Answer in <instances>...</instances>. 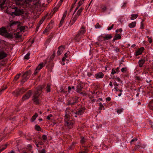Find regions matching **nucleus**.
<instances>
[{"instance_id": "f257e3e1", "label": "nucleus", "mask_w": 153, "mask_h": 153, "mask_svg": "<svg viewBox=\"0 0 153 153\" xmlns=\"http://www.w3.org/2000/svg\"><path fill=\"white\" fill-rule=\"evenodd\" d=\"M84 8L82 7L80 8L77 11L76 13L74 15H73L70 20L69 25L71 26L75 23L79 16L80 15Z\"/></svg>"}, {"instance_id": "f03ea898", "label": "nucleus", "mask_w": 153, "mask_h": 153, "mask_svg": "<svg viewBox=\"0 0 153 153\" xmlns=\"http://www.w3.org/2000/svg\"><path fill=\"white\" fill-rule=\"evenodd\" d=\"M0 35L8 38H10L12 37L11 34L7 33L5 28L4 27H2L0 28Z\"/></svg>"}, {"instance_id": "7ed1b4c3", "label": "nucleus", "mask_w": 153, "mask_h": 153, "mask_svg": "<svg viewBox=\"0 0 153 153\" xmlns=\"http://www.w3.org/2000/svg\"><path fill=\"white\" fill-rule=\"evenodd\" d=\"M24 11L23 9L15 7V11L14 13V15L16 16H20L24 14Z\"/></svg>"}, {"instance_id": "20e7f679", "label": "nucleus", "mask_w": 153, "mask_h": 153, "mask_svg": "<svg viewBox=\"0 0 153 153\" xmlns=\"http://www.w3.org/2000/svg\"><path fill=\"white\" fill-rule=\"evenodd\" d=\"M9 0H2L0 4L1 8L3 10L9 6Z\"/></svg>"}, {"instance_id": "39448f33", "label": "nucleus", "mask_w": 153, "mask_h": 153, "mask_svg": "<svg viewBox=\"0 0 153 153\" xmlns=\"http://www.w3.org/2000/svg\"><path fill=\"white\" fill-rule=\"evenodd\" d=\"M31 74V71H27L25 72L22 76V82H24L27 79L30 77Z\"/></svg>"}, {"instance_id": "423d86ee", "label": "nucleus", "mask_w": 153, "mask_h": 153, "mask_svg": "<svg viewBox=\"0 0 153 153\" xmlns=\"http://www.w3.org/2000/svg\"><path fill=\"white\" fill-rule=\"evenodd\" d=\"M37 93H35L33 96V100L34 102L36 104H38L40 103L39 98V94H37Z\"/></svg>"}, {"instance_id": "0eeeda50", "label": "nucleus", "mask_w": 153, "mask_h": 153, "mask_svg": "<svg viewBox=\"0 0 153 153\" xmlns=\"http://www.w3.org/2000/svg\"><path fill=\"white\" fill-rule=\"evenodd\" d=\"M25 91L26 90L23 88H22L21 89H18L13 92V94L14 95H15L16 96H17L20 94H23Z\"/></svg>"}, {"instance_id": "6e6552de", "label": "nucleus", "mask_w": 153, "mask_h": 153, "mask_svg": "<svg viewBox=\"0 0 153 153\" xmlns=\"http://www.w3.org/2000/svg\"><path fill=\"white\" fill-rule=\"evenodd\" d=\"M15 7H13L9 6L7 7L6 8V12L8 14H14V10H15Z\"/></svg>"}, {"instance_id": "1a4fd4ad", "label": "nucleus", "mask_w": 153, "mask_h": 153, "mask_svg": "<svg viewBox=\"0 0 153 153\" xmlns=\"http://www.w3.org/2000/svg\"><path fill=\"white\" fill-rule=\"evenodd\" d=\"M32 94V92L31 90H29L26 94L23 96L22 100L24 101L28 99L31 96Z\"/></svg>"}, {"instance_id": "9d476101", "label": "nucleus", "mask_w": 153, "mask_h": 153, "mask_svg": "<svg viewBox=\"0 0 153 153\" xmlns=\"http://www.w3.org/2000/svg\"><path fill=\"white\" fill-rule=\"evenodd\" d=\"M85 109V108H80L79 110L75 113V115L74 116V117H77V115L79 116L82 115L84 113Z\"/></svg>"}, {"instance_id": "9b49d317", "label": "nucleus", "mask_w": 153, "mask_h": 153, "mask_svg": "<svg viewBox=\"0 0 153 153\" xmlns=\"http://www.w3.org/2000/svg\"><path fill=\"white\" fill-rule=\"evenodd\" d=\"M44 66L43 65V63H40L37 66V67L36 68V69L35 70L34 74V75L38 73V72Z\"/></svg>"}, {"instance_id": "f8f14e48", "label": "nucleus", "mask_w": 153, "mask_h": 153, "mask_svg": "<svg viewBox=\"0 0 153 153\" xmlns=\"http://www.w3.org/2000/svg\"><path fill=\"white\" fill-rule=\"evenodd\" d=\"M78 32L84 35L86 32L85 27L84 25H82L80 28Z\"/></svg>"}, {"instance_id": "ddd939ff", "label": "nucleus", "mask_w": 153, "mask_h": 153, "mask_svg": "<svg viewBox=\"0 0 153 153\" xmlns=\"http://www.w3.org/2000/svg\"><path fill=\"white\" fill-rule=\"evenodd\" d=\"M20 24V22L17 21H11L8 24V26L9 27H13L16 25L19 26Z\"/></svg>"}, {"instance_id": "4468645a", "label": "nucleus", "mask_w": 153, "mask_h": 153, "mask_svg": "<svg viewBox=\"0 0 153 153\" xmlns=\"http://www.w3.org/2000/svg\"><path fill=\"white\" fill-rule=\"evenodd\" d=\"M16 4L22 5L26 3V0H15Z\"/></svg>"}, {"instance_id": "2eb2a0df", "label": "nucleus", "mask_w": 153, "mask_h": 153, "mask_svg": "<svg viewBox=\"0 0 153 153\" xmlns=\"http://www.w3.org/2000/svg\"><path fill=\"white\" fill-rule=\"evenodd\" d=\"M144 50V48L142 47L139 48L135 52L136 56H137L141 54Z\"/></svg>"}, {"instance_id": "dca6fc26", "label": "nucleus", "mask_w": 153, "mask_h": 153, "mask_svg": "<svg viewBox=\"0 0 153 153\" xmlns=\"http://www.w3.org/2000/svg\"><path fill=\"white\" fill-rule=\"evenodd\" d=\"M73 124V123L70 120L65 122V126L68 127V128L70 129L72 127V126Z\"/></svg>"}, {"instance_id": "f3484780", "label": "nucleus", "mask_w": 153, "mask_h": 153, "mask_svg": "<svg viewBox=\"0 0 153 153\" xmlns=\"http://www.w3.org/2000/svg\"><path fill=\"white\" fill-rule=\"evenodd\" d=\"M104 76V74L102 72H99L95 74V76L96 79L102 78Z\"/></svg>"}, {"instance_id": "a211bd4d", "label": "nucleus", "mask_w": 153, "mask_h": 153, "mask_svg": "<svg viewBox=\"0 0 153 153\" xmlns=\"http://www.w3.org/2000/svg\"><path fill=\"white\" fill-rule=\"evenodd\" d=\"M7 56V54L4 51H0V60L2 59Z\"/></svg>"}, {"instance_id": "6ab92c4d", "label": "nucleus", "mask_w": 153, "mask_h": 153, "mask_svg": "<svg viewBox=\"0 0 153 153\" xmlns=\"http://www.w3.org/2000/svg\"><path fill=\"white\" fill-rule=\"evenodd\" d=\"M64 49V47L61 46L58 48V50L57 52V54L59 56L61 54Z\"/></svg>"}, {"instance_id": "aec40b11", "label": "nucleus", "mask_w": 153, "mask_h": 153, "mask_svg": "<svg viewBox=\"0 0 153 153\" xmlns=\"http://www.w3.org/2000/svg\"><path fill=\"white\" fill-rule=\"evenodd\" d=\"M43 88V87H42L41 86H38L37 88V91L35 93H37V94H39L40 95L42 92V90Z\"/></svg>"}, {"instance_id": "412c9836", "label": "nucleus", "mask_w": 153, "mask_h": 153, "mask_svg": "<svg viewBox=\"0 0 153 153\" xmlns=\"http://www.w3.org/2000/svg\"><path fill=\"white\" fill-rule=\"evenodd\" d=\"M82 39V38L76 34L74 38V39L76 42H79Z\"/></svg>"}, {"instance_id": "4be33fe9", "label": "nucleus", "mask_w": 153, "mask_h": 153, "mask_svg": "<svg viewBox=\"0 0 153 153\" xmlns=\"http://www.w3.org/2000/svg\"><path fill=\"white\" fill-rule=\"evenodd\" d=\"M82 39V38L76 34L74 38V39L76 42H79Z\"/></svg>"}, {"instance_id": "5701e85b", "label": "nucleus", "mask_w": 153, "mask_h": 153, "mask_svg": "<svg viewBox=\"0 0 153 153\" xmlns=\"http://www.w3.org/2000/svg\"><path fill=\"white\" fill-rule=\"evenodd\" d=\"M102 37L104 39V40H108L112 38V36L111 34H107L105 36H102Z\"/></svg>"}, {"instance_id": "b1692460", "label": "nucleus", "mask_w": 153, "mask_h": 153, "mask_svg": "<svg viewBox=\"0 0 153 153\" xmlns=\"http://www.w3.org/2000/svg\"><path fill=\"white\" fill-rule=\"evenodd\" d=\"M143 145L141 143H139L138 144L136 145L135 146V150H138L140 148H143Z\"/></svg>"}, {"instance_id": "393cba45", "label": "nucleus", "mask_w": 153, "mask_h": 153, "mask_svg": "<svg viewBox=\"0 0 153 153\" xmlns=\"http://www.w3.org/2000/svg\"><path fill=\"white\" fill-rule=\"evenodd\" d=\"M7 144H5L0 146V153L4 150L7 147Z\"/></svg>"}, {"instance_id": "a878e982", "label": "nucleus", "mask_w": 153, "mask_h": 153, "mask_svg": "<svg viewBox=\"0 0 153 153\" xmlns=\"http://www.w3.org/2000/svg\"><path fill=\"white\" fill-rule=\"evenodd\" d=\"M53 22H52L51 21L48 25L46 28L50 30L53 27Z\"/></svg>"}, {"instance_id": "bb28decb", "label": "nucleus", "mask_w": 153, "mask_h": 153, "mask_svg": "<svg viewBox=\"0 0 153 153\" xmlns=\"http://www.w3.org/2000/svg\"><path fill=\"white\" fill-rule=\"evenodd\" d=\"M136 22H133L128 25L129 27L130 28H134L136 25Z\"/></svg>"}, {"instance_id": "cd10ccee", "label": "nucleus", "mask_w": 153, "mask_h": 153, "mask_svg": "<svg viewBox=\"0 0 153 153\" xmlns=\"http://www.w3.org/2000/svg\"><path fill=\"white\" fill-rule=\"evenodd\" d=\"M144 62L145 60L144 59H141L140 60H139L138 62L139 67H142Z\"/></svg>"}, {"instance_id": "c85d7f7f", "label": "nucleus", "mask_w": 153, "mask_h": 153, "mask_svg": "<svg viewBox=\"0 0 153 153\" xmlns=\"http://www.w3.org/2000/svg\"><path fill=\"white\" fill-rule=\"evenodd\" d=\"M121 38V36L120 34H116L115 36H114L113 40H117L118 39H120Z\"/></svg>"}, {"instance_id": "c756f323", "label": "nucleus", "mask_w": 153, "mask_h": 153, "mask_svg": "<svg viewBox=\"0 0 153 153\" xmlns=\"http://www.w3.org/2000/svg\"><path fill=\"white\" fill-rule=\"evenodd\" d=\"M82 87L81 85H79L77 86L76 92L78 93H80L82 91Z\"/></svg>"}, {"instance_id": "7c9ffc66", "label": "nucleus", "mask_w": 153, "mask_h": 153, "mask_svg": "<svg viewBox=\"0 0 153 153\" xmlns=\"http://www.w3.org/2000/svg\"><path fill=\"white\" fill-rule=\"evenodd\" d=\"M138 16L137 14H132L131 15L130 19L131 20H133L136 19Z\"/></svg>"}, {"instance_id": "2f4dec72", "label": "nucleus", "mask_w": 153, "mask_h": 153, "mask_svg": "<svg viewBox=\"0 0 153 153\" xmlns=\"http://www.w3.org/2000/svg\"><path fill=\"white\" fill-rule=\"evenodd\" d=\"M149 106L150 109L153 110V100L150 102Z\"/></svg>"}, {"instance_id": "473e14b6", "label": "nucleus", "mask_w": 153, "mask_h": 153, "mask_svg": "<svg viewBox=\"0 0 153 153\" xmlns=\"http://www.w3.org/2000/svg\"><path fill=\"white\" fill-rule=\"evenodd\" d=\"M38 116V114L37 113H35L34 114V115L32 116V118L31 119V121L32 122H33L36 119V118Z\"/></svg>"}, {"instance_id": "72a5a7b5", "label": "nucleus", "mask_w": 153, "mask_h": 153, "mask_svg": "<svg viewBox=\"0 0 153 153\" xmlns=\"http://www.w3.org/2000/svg\"><path fill=\"white\" fill-rule=\"evenodd\" d=\"M81 139L80 142L82 144H84L87 140L84 137H81Z\"/></svg>"}, {"instance_id": "f704fd0d", "label": "nucleus", "mask_w": 153, "mask_h": 153, "mask_svg": "<svg viewBox=\"0 0 153 153\" xmlns=\"http://www.w3.org/2000/svg\"><path fill=\"white\" fill-rule=\"evenodd\" d=\"M25 26H22L19 27V29L20 32H24L25 29Z\"/></svg>"}, {"instance_id": "c9c22d12", "label": "nucleus", "mask_w": 153, "mask_h": 153, "mask_svg": "<svg viewBox=\"0 0 153 153\" xmlns=\"http://www.w3.org/2000/svg\"><path fill=\"white\" fill-rule=\"evenodd\" d=\"M15 37L16 38L18 39L21 38L22 35L20 34L19 32H17L15 34Z\"/></svg>"}, {"instance_id": "e433bc0d", "label": "nucleus", "mask_w": 153, "mask_h": 153, "mask_svg": "<svg viewBox=\"0 0 153 153\" xmlns=\"http://www.w3.org/2000/svg\"><path fill=\"white\" fill-rule=\"evenodd\" d=\"M46 91L48 92H49L51 91V86L49 84H48L46 88Z\"/></svg>"}, {"instance_id": "4c0bfd02", "label": "nucleus", "mask_w": 153, "mask_h": 153, "mask_svg": "<svg viewBox=\"0 0 153 153\" xmlns=\"http://www.w3.org/2000/svg\"><path fill=\"white\" fill-rule=\"evenodd\" d=\"M30 53L28 52L25 56L24 59H28L29 58Z\"/></svg>"}, {"instance_id": "58836bf2", "label": "nucleus", "mask_w": 153, "mask_h": 153, "mask_svg": "<svg viewBox=\"0 0 153 153\" xmlns=\"http://www.w3.org/2000/svg\"><path fill=\"white\" fill-rule=\"evenodd\" d=\"M79 98L78 97H75L73 98L72 100H71L73 101H74V102H76L77 103L78 102V99Z\"/></svg>"}, {"instance_id": "ea45409f", "label": "nucleus", "mask_w": 153, "mask_h": 153, "mask_svg": "<svg viewBox=\"0 0 153 153\" xmlns=\"http://www.w3.org/2000/svg\"><path fill=\"white\" fill-rule=\"evenodd\" d=\"M69 118L67 114H66L65 117V122L69 121L70 120H69Z\"/></svg>"}, {"instance_id": "a19ab883", "label": "nucleus", "mask_w": 153, "mask_h": 153, "mask_svg": "<svg viewBox=\"0 0 153 153\" xmlns=\"http://www.w3.org/2000/svg\"><path fill=\"white\" fill-rule=\"evenodd\" d=\"M127 71L126 67L123 68L121 69V71L123 73H126Z\"/></svg>"}, {"instance_id": "79ce46f5", "label": "nucleus", "mask_w": 153, "mask_h": 153, "mask_svg": "<svg viewBox=\"0 0 153 153\" xmlns=\"http://www.w3.org/2000/svg\"><path fill=\"white\" fill-rule=\"evenodd\" d=\"M59 6L58 7H55L53 9L52 11V12H53V14H54L55 12L57 11L58 10V9L59 8Z\"/></svg>"}, {"instance_id": "37998d69", "label": "nucleus", "mask_w": 153, "mask_h": 153, "mask_svg": "<svg viewBox=\"0 0 153 153\" xmlns=\"http://www.w3.org/2000/svg\"><path fill=\"white\" fill-rule=\"evenodd\" d=\"M123 110V108H121L120 109H119L117 110V112L118 114H120Z\"/></svg>"}, {"instance_id": "c03bdc74", "label": "nucleus", "mask_w": 153, "mask_h": 153, "mask_svg": "<svg viewBox=\"0 0 153 153\" xmlns=\"http://www.w3.org/2000/svg\"><path fill=\"white\" fill-rule=\"evenodd\" d=\"M42 138L43 140H44L45 141L46 140H47L48 139V137L47 135H43L42 136Z\"/></svg>"}, {"instance_id": "a18cd8bd", "label": "nucleus", "mask_w": 153, "mask_h": 153, "mask_svg": "<svg viewBox=\"0 0 153 153\" xmlns=\"http://www.w3.org/2000/svg\"><path fill=\"white\" fill-rule=\"evenodd\" d=\"M95 27L96 28H101V26L99 25L98 23H97L95 25Z\"/></svg>"}, {"instance_id": "49530a36", "label": "nucleus", "mask_w": 153, "mask_h": 153, "mask_svg": "<svg viewBox=\"0 0 153 153\" xmlns=\"http://www.w3.org/2000/svg\"><path fill=\"white\" fill-rule=\"evenodd\" d=\"M116 73H117V72H116L115 69L114 68L112 69L111 74L112 75H114Z\"/></svg>"}, {"instance_id": "de8ad7c7", "label": "nucleus", "mask_w": 153, "mask_h": 153, "mask_svg": "<svg viewBox=\"0 0 153 153\" xmlns=\"http://www.w3.org/2000/svg\"><path fill=\"white\" fill-rule=\"evenodd\" d=\"M99 105L100 107L99 108V109L100 110H101L102 108H104V106L101 102L99 103Z\"/></svg>"}, {"instance_id": "09e8293b", "label": "nucleus", "mask_w": 153, "mask_h": 153, "mask_svg": "<svg viewBox=\"0 0 153 153\" xmlns=\"http://www.w3.org/2000/svg\"><path fill=\"white\" fill-rule=\"evenodd\" d=\"M35 129L38 131H40L41 130V128L39 126H35Z\"/></svg>"}, {"instance_id": "8fccbe9b", "label": "nucleus", "mask_w": 153, "mask_h": 153, "mask_svg": "<svg viewBox=\"0 0 153 153\" xmlns=\"http://www.w3.org/2000/svg\"><path fill=\"white\" fill-rule=\"evenodd\" d=\"M20 74H19L17 75L15 77V79L16 80H17L19 78Z\"/></svg>"}, {"instance_id": "3c124183", "label": "nucleus", "mask_w": 153, "mask_h": 153, "mask_svg": "<svg viewBox=\"0 0 153 153\" xmlns=\"http://www.w3.org/2000/svg\"><path fill=\"white\" fill-rule=\"evenodd\" d=\"M64 22V21L61 19L60 22L59 24V27H60L62 25Z\"/></svg>"}, {"instance_id": "603ef678", "label": "nucleus", "mask_w": 153, "mask_h": 153, "mask_svg": "<svg viewBox=\"0 0 153 153\" xmlns=\"http://www.w3.org/2000/svg\"><path fill=\"white\" fill-rule=\"evenodd\" d=\"M114 51L116 52H118L119 51V49L117 48V47H114Z\"/></svg>"}, {"instance_id": "864d4df0", "label": "nucleus", "mask_w": 153, "mask_h": 153, "mask_svg": "<svg viewBox=\"0 0 153 153\" xmlns=\"http://www.w3.org/2000/svg\"><path fill=\"white\" fill-rule=\"evenodd\" d=\"M67 14V11H66L64 13L63 15L62 16V18L65 19L66 16Z\"/></svg>"}, {"instance_id": "5fc2aeb1", "label": "nucleus", "mask_w": 153, "mask_h": 153, "mask_svg": "<svg viewBox=\"0 0 153 153\" xmlns=\"http://www.w3.org/2000/svg\"><path fill=\"white\" fill-rule=\"evenodd\" d=\"M113 84L114 86V87L117 86L118 85V84L116 82L115 80L114 81V82L113 83Z\"/></svg>"}, {"instance_id": "6e6d98bb", "label": "nucleus", "mask_w": 153, "mask_h": 153, "mask_svg": "<svg viewBox=\"0 0 153 153\" xmlns=\"http://www.w3.org/2000/svg\"><path fill=\"white\" fill-rule=\"evenodd\" d=\"M44 19L42 18V19L39 22V25H41V24H42L43 23V21H44Z\"/></svg>"}, {"instance_id": "4d7b16f0", "label": "nucleus", "mask_w": 153, "mask_h": 153, "mask_svg": "<svg viewBox=\"0 0 153 153\" xmlns=\"http://www.w3.org/2000/svg\"><path fill=\"white\" fill-rule=\"evenodd\" d=\"M149 37L148 36H147V37L148 38V40L150 43H151L152 42V40L151 38Z\"/></svg>"}, {"instance_id": "13d9d810", "label": "nucleus", "mask_w": 153, "mask_h": 153, "mask_svg": "<svg viewBox=\"0 0 153 153\" xmlns=\"http://www.w3.org/2000/svg\"><path fill=\"white\" fill-rule=\"evenodd\" d=\"M76 34H77L79 36H80V37H81L82 38H83V36L84 35H83L82 34H81V33H79V32H77V33Z\"/></svg>"}, {"instance_id": "bf43d9fd", "label": "nucleus", "mask_w": 153, "mask_h": 153, "mask_svg": "<svg viewBox=\"0 0 153 153\" xmlns=\"http://www.w3.org/2000/svg\"><path fill=\"white\" fill-rule=\"evenodd\" d=\"M113 26L114 24H113L111 26L108 27L107 30H111V29L113 28Z\"/></svg>"}, {"instance_id": "052dcab7", "label": "nucleus", "mask_w": 153, "mask_h": 153, "mask_svg": "<svg viewBox=\"0 0 153 153\" xmlns=\"http://www.w3.org/2000/svg\"><path fill=\"white\" fill-rule=\"evenodd\" d=\"M49 30H48V29H47L46 27L44 30V31H43V33H47L49 31Z\"/></svg>"}, {"instance_id": "680f3d73", "label": "nucleus", "mask_w": 153, "mask_h": 153, "mask_svg": "<svg viewBox=\"0 0 153 153\" xmlns=\"http://www.w3.org/2000/svg\"><path fill=\"white\" fill-rule=\"evenodd\" d=\"M39 153H45V149H42L39 152Z\"/></svg>"}, {"instance_id": "e2e57ef3", "label": "nucleus", "mask_w": 153, "mask_h": 153, "mask_svg": "<svg viewBox=\"0 0 153 153\" xmlns=\"http://www.w3.org/2000/svg\"><path fill=\"white\" fill-rule=\"evenodd\" d=\"M137 140V138L133 139L131 140V142H133L134 141H136Z\"/></svg>"}, {"instance_id": "0e129e2a", "label": "nucleus", "mask_w": 153, "mask_h": 153, "mask_svg": "<svg viewBox=\"0 0 153 153\" xmlns=\"http://www.w3.org/2000/svg\"><path fill=\"white\" fill-rule=\"evenodd\" d=\"M7 88V87L5 86V87L4 88H1L0 90V92L4 91L5 89H6Z\"/></svg>"}, {"instance_id": "69168bd1", "label": "nucleus", "mask_w": 153, "mask_h": 153, "mask_svg": "<svg viewBox=\"0 0 153 153\" xmlns=\"http://www.w3.org/2000/svg\"><path fill=\"white\" fill-rule=\"evenodd\" d=\"M120 68L119 67H117V68L116 69V72H117V73H118L120 72Z\"/></svg>"}, {"instance_id": "338daca9", "label": "nucleus", "mask_w": 153, "mask_h": 153, "mask_svg": "<svg viewBox=\"0 0 153 153\" xmlns=\"http://www.w3.org/2000/svg\"><path fill=\"white\" fill-rule=\"evenodd\" d=\"M111 100V98L110 97H107L106 99V101H109Z\"/></svg>"}, {"instance_id": "774afa93", "label": "nucleus", "mask_w": 153, "mask_h": 153, "mask_svg": "<svg viewBox=\"0 0 153 153\" xmlns=\"http://www.w3.org/2000/svg\"><path fill=\"white\" fill-rule=\"evenodd\" d=\"M122 31V29H120L119 30H116V32L117 33L118 32H121Z\"/></svg>"}]
</instances>
